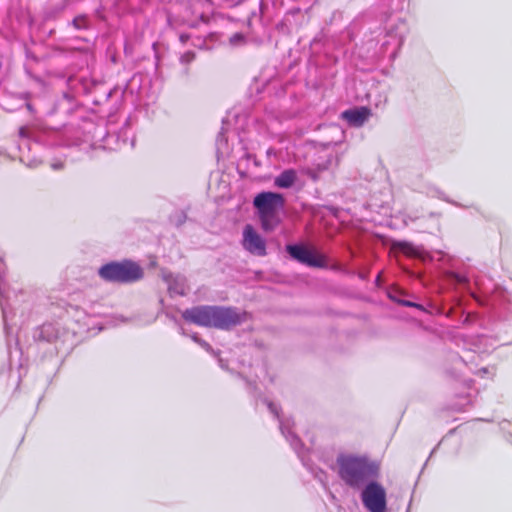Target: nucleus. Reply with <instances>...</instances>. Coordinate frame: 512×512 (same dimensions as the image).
I'll use <instances>...</instances> for the list:
<instances>
[{"label": "nucleus", "mask_w": 512, "mask_h": 512, "mask_svg": "<svg viewBox=\"0 0 512 512\" xmlns=\"http://www.w3.org/2000/svg\"><path fill=\"white\" fill-rule=\"evenodd\" d=\"M182 317L198 326L229 330L244 321L245 313L233 307L197 306L186 309Z\"/></svg>", "instance_id": "nucleus-1"}, {"label": "nucleus", "mask_w": 512, "mask_h": 512, "mask_svg": "<svg viewBox=\"0 0 512 512\" xmlns=\"http://www.w3.org/2000/svg\"><path fill=\"white\" fill-rule=\"evenodd\" d=\"M336 462L339 477L353 488H359L379 474V464L364 455L341 454Z\"/></svg>", "instance_id": "nucleus-2"}, {"label": "nucleus", "mask_w": 512, "mask_h": 512, "mask_svg": "<svg viewBox=\"0 0 512 512\" xmlns=\"http://www.w3.org/2000/svg\"><path fill=\"white\" fill-rule=\"evenodd\" d=\"M261 228L265 232L273 231L280 223V212L285 207V198L280 193L261 192L253 199Z\"/></svg>", "instance_id": "nucleus-3"}, {"label": "nucleus", "mask_w": 512, "mask_h": 512, "mask_svg": "<svg viewBox=\"0 0 512 512\" xmlns=\"http://www.w3.org/2000/svg\"><path fill=\"white\" fill-rule=\"evenodd\" d=\"M361 498L369 512H385L387 509L386 491L378 482H369L363 489Z\"/></svg>", "instance_id": "nucleus-4"}, {"label": "nucleus", "mask_w": 512, "mask_h": 512, "mask_svg": "<svg viewBox=\"0 0 512 512\" xmlns=\"http://www.w3.org/2000/svg\"><path fill=\"white\" fill-rule=\"evenodd\" d=\"M287 252L302 264L310 267L323 268L328 264L327 258L302 245H287Z\"/></svg>", "instance_id": "nucleus-5"}, {"label": "nucleus", "mask_w": 512, "mask_h": 512, "mask_svg": "<svg viewBox=\"0 0 512 512\" xmlns=\"http://www.w3.org/2000/svg\"><path fill=\"white\" fill-rule=\"evenodd\" d=\"M242 246L250 254L263 257L267 254L265 239L251 224L245 225L242 235Z\"/></svg>", "instance_id": "nucleus-6"}, {"label": "nucleus", "mask_w": 512, "mask_h": 512, "mask_svg": "<svg viewBox=\"0 0 512 512\" xmlns=\"http://www.w3.org/2000/svg\"><path fill=\"white\" fill-rule=\"evenodd\" d=\"M99 276L108 282L128 281V262H111L99 269Z\"/></svg>", "instance_id": "nucleus-7"}, {"label": "nucleus", "mask_w": 512, "mask_h": 512, "mask_svg": "<svg viewBox=\"0 0 512 512\" xmlns=\"http://www.w3.org/2000/svg\"><path fill=\"white\" fill-rule=\"evenodd\" d=\"M371 115V110L367 107H359L348 109L342 112L341 117L345 119L350 125L360 127Z\"/></svg>", "instance_id": "nucleus-8"}, {"label": "nucleus", "mask_w": 512, "mask_h": 512, "mask_svg": "<svg viewBox=\"0 0 512 512\" xmlns=\"http://www.w3.org/2000/svg\"><path fill=\"white\" fill-rule=\"evenodd\" d=\"M391 249L394 251L402 252L407 257L419 258L423 254V248L415 246L409 241H392Z\"/></svg>", "instance_id": "nucleus-9"}, {"label": "nucleus", "mask_w": 512, "mask_h": 512, "mask_svg": "<svg viewBox=\"0 0 512 512\" xmlns=\"http://www.w3.org/2000/svg\"><path fill=\"white\" fill-rule=\"evenodd\" d=\"M296 178L295 170L287 169L275 178V185L279 188H289L295 183Z\"/></svg>", "instance_id": "nucleus-10"}, {"label": "nucleus", "mask_w": 512, "mask_h": 512, "mask_svg": "<svg viewBox=\"0 0 512 512\" xmlns=\"http://www.w3.org/2000/svg\"><path fill=\"white\" fill-rule=\"evenodd\" d=\"M143 277L142 268L133 262H130V282L139 280Z\"/></svg>", "instance_id": "nucleus-11"}, {"label": "nucleus", "mask_w": 512, "mask_h": 512, "mask_svg": "<svg viewBox=\"0 0 512 512\" xmlns=\"http://www.w3.org/2000/svg\"><path fill=\"white\" fill-rule=\"evenodd\" d=\"M73 25L77 29L86 28L88 25L87 18L85 16H77L73 19Z\"/></svg>", "instance_id": "nucleus-12"}, {"label": "nucleus", "mask_w": 512, "mask_h": 512, "mask_svg": "<svg viewBox=\"0 0 512 512\" xmlns=\"http://www.w3.org/2000/svg\"><path fill=\"white\" fill-rule=\"evenodd\" d=\"M196 58V54L193 51H187L181 56V62L185 64L191 63Z\"/></svg>", "instance_id": "nucleus-13"}, {"label": "nucleus", "mask_w": 512, "mask_h": 512, "mask_svg": "<svg viewBox=\"0 0 512 512\" xmlns=\"http://www.w3.org/2000/svg\"><path fill=\"white\" fill-rule=\"evenodd\" d=\"M441 213L440 212H430L429 217L432 218L435 221V228L439 231L441 228L440 225V219H441Z\"/></svg>", "instance_id": "nucleus-14"}, {"label": "nucleus", "mask_w": 512, "mask_h": 512, "mask_svg": "<svg viewBox=\"0 0 512 512\" xmlns=\"http://www.w3.org/2000/svg\"><path fill=\"white\" fill-rule=\"evenodd\" d=\"M457 281H458V282H466V278H465V277H460V276H458V277H457Z\"/></svg>", "instance_id": "nucleus-15"}, {"label": "nucleus", "mask_w": 512, "mask_h": 512, "mask_svg": "<svg viewBox=\"0 0 512 512\" xmlns=\"http://www.w3.org/2000/svg\"><path fill=\"white\" fill-rule=\"evenodd\" d=\"M27 108H28L29 110H31V109H32L31 104H27Z\"/></svg>", "instance_id": "nucleus-16"}]
</instances>
